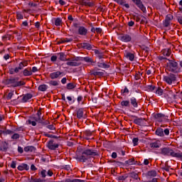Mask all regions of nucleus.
Masks as SVG:
<instances>
[{
  "label": "nucleus",
  "mask_w": 182,
  "mask_h": 182,
  "mask_svg": "<svg viewBox=\"0 0 182 182\" xmlns=\"http://www.w3.org/2000/svg\"><path fill=\"white\" fill-rule=\"evenodd\" d=\"M19 137H21V136L19 135V134H14L11 136V139L13 140H17V139H19Z\"/></svg>",
  "instance_id": "51"
},
{
  "label": "nucleus",
  "mask_w": 182,
  "mask_h": 182,
  "mask_svg": "<svg viewBox=\"0 0 182 182\" xmlns=\"http://www.w3.org/2000/svg\"><path fill=\"white\" fill-rule=\"evenodd\" d=\"M83 60H85V62H87V63H96V62L93 61V60L89 57H85L83 58Z\"/></svg>",
  "instance_id": "43"
},
{
  "label": "nucleus",
  "mask_w": 182,
  "mask_h": 182,
  "mask_svg": "<svg viewBox=\"0 0 182 182\" xmlns=\"http://www.w3.org/2000/svg\"><path fill=\"white\" fill-rule=\"evenodd\" d=\"M147 176L149 177H156L157 176V171L154 170L149 171L147 172Z\"/></svg>",
  "instance_id": "34"
},
{
  "label": "nucleus",
  "mask_w": 182,
  "mask_h": 182,
  "mask_svg": "<svg viewBox=\"0 0 182 182\" xmlns=\"http://www.w3.org/2000/svg\"><path fill=\"white\" fill-rule=\"evenodd\" d=\"M173 157H176V159H179V160H182V152H175L173 154Z\"/></svg>",
  "instance_id": "39"
},
{
  "label": "nucleus",
  "mask_w": 182,
  "mask_h": 182,
  "mask_svg": "<svg viewBox=\"0 0 182 182\" xmlns=\"http://www.w3.org/2000/svg\"><path fill=\"white\" fill-rule=\"evenodd\" d=\"M59 58L58 59L63 62H66L68 60H70V58H66V55L65 53H58Z\"/></svg>",
  "instance_id": "21"
},
{
  "label": "nucleus",
  "mask_w": 182,
  "mask_h": 182,
  "mask_svg": "<svg viewBox=\"0 0 182 182\" xmlns=\"http://www.w3.org/2000/svg\"><path fill=\"white\" fill-rule=\"evenodd\" d=\"M144 120H146V119L136 118V119H134V123H135V124H138V126H140L141 124V123H143Z\"/></svg>",
  "instance_id": "33"
},
{
  "label": "nucleus",
  "mask_w": 182,
  "mask_h": 182,
  "mask_svg": "<svg viewBox=\"0 0 182 182\" xmlns=\"http://www.w3.org/2000/svg\"><path fill=\"white\" fill-rule=\"evenodd\" d=\"M164 133L166 136H168L170 134V130L168 129H165Z\"/></svg>",
  "instance_id": "60"
},
{
  "label": "nucleus",
  "mask_w": 182,
  "mask_h": 182,
  "mask_svg": "<svg viewBox=\"0 0 182 182\" xmlns=\"http://www.w3.org/2000/svg\"><path fill=\"white\" fill-rule=\"evenodd\" d=\"M38 176H40L41 178H46V176L52 177V176H53V171H52V169L48 171L42 169L38 172Z\"/></svg>",
  "instance_id": "5"
},
{
  "label": "nucleus",
  "mask_w": 182,
  "mask_h": 182,
  "mask_svg": "<svg viewBox=\"0 0 182 182\" xmlns=\"http://www.w3.org/2000/svg\"><path fill=\"white\" fill-rule=\"evenodd\" d=\"M132 36H133V35L132 34H122L119 36V41H121V42H131L132 41Z\"/></svg>",
  "instance_id": "9"
},
{
  "label": "nucleus",
  "mask_w": 182,
  "mask_h": 182,
  "mask_svg": "<svg viewBox=\"0 0 182 182\" xmlns=\"http://www.w3.org/2000/svg\"><path fill=\"white\" fill-rule=\"evenodd\" d=\"M1 150L2 151H6V150H8V144H6V142L2 143L1 146Z\"/></svg>",
  "instance_id": "40"
},
{
  "label": "nucleus",
  "mask_w": 182,
  "mask_h": 182,
  "mask_svg": "<svg viewBox=\"0 0 182 182\" xmlns=\"http://www.w3.org/2000/svg\"><path fill=\"white\" fill-rule=\"evenodd\" d=\"M66 65H68V66H80V63L77 62V59H75L71 61L68 60Z\"/></svg>",
  "instance_id": "18"
},
{
  "label": "nucleus",
  "mask_w": 182,
  "mask_h": 182,
  "mask_svg": "<svg viewBox=\"0 0 182 182\" xmlns=\"http://www.w3.org/2000/svg\"><path fill=\"white\" fill-rule=\"evenodd\" d=\"M92 132L89 131V130H86L84 132V135L83 137L86 139V140H90V137H92Z\"/></svg>",
  "instance_id": "24"
},
{
  "label": "nucleus",
  "mask_w": 182,
  "mask_h": 182,
  "mask_svg": "<svg viewBox=\"0 0 182 182\" xmlns=\"http://www.w3.org/2000/svg\"><path fill=\"white\" fill-rule=\"evenodd\" d=\"M97 67L98 68H102V69H109L110 68V65L106 64L105 63H97Z\"/></svg>",
  "instance_id": "27"
},
{
  "label": "nucleus",
  "mask_w": 182,
  "mask_h": 182,
  "mask_svg": "<svg viewBox=\"0 0 182 182\" xmlns=\"http://www.w3.org/2000/svg\"><path fill=\"white\" fill-rule=\"evenodd\" d=\"M57 60H58V56H56V55H53L50 58L51 62H56Z\"/></svg>",
  "instance_id": "58"
},
{
  "label": "nucleus",
  "mask_w": 182,
  "mask_h": 182,
  "mask_svg": "<svg viewBox=\"0 0 182 182\" xmlns=\"http://www.w3.org/2000/svg\"><path fill=\"white\" fill-rule=\"evenodd\" d=\"M4 134V136H6L8 134H14V131L11 129H6L4 131H0V136H2Z\"/></svg>",
  "instance_id": "31"
},
{
  "label": "nucleus",
  "mask_w": 182,
  "mask_h": 182,
  "mask_svg": "<svg viewBox=\"0 0 182 182\" xmlns=\"http://www.w3.org/2000/svg\"><path fill=\"white\" fill-rule=\"evenodd\" d=\"M32 94H26V95H24L22 98V102L23 103H26V102H28V100H30V99L32 97Z\"/></svg>",
  "instance_id": "29"
},
{
  "label": "nucleus",
  "mask_w": 182,
  "mask_h": 182,
  "mask_svg": "<svg viewBox=\"0 0 182 182\" xmlns=\"http://www.w3.org/2000/svg\"><path fill=\"white\" fill-rule=\"evenodd\" d=\"M65 182H85L84 180L81 179H67Z\"/></svg>",
  "instance_id": "49"
},
{
  "label": "nucleus",
  "mask_w": 182,
  "mask_h": 182,
  "mask_svg": "<svg viewBox=\"0 0 182 182\" xmlns=\"http://www.w3.org/2000/svg\"><path fill=\"white\" fill-rule=\"evenodd\" d=\"M49 150H56L59 147V144L55 142V140L51 139L48 142Z\"/></svg>",
  "instance_id": "10"
},
{
  "label": "nucleus",
  "mask_w": 182,
  "mask_h": 182,
  "mask_svg": "<svg viewBox=\"0 0 182 182\" xmlns=\"http://www.w3.org/2000/svg\"><path fill=\"white\" fill-rule=\"evenodd\" d=\"M22 73L23 76H32V69L31 68H25Z\"/></svg>",
  "instance_id": "20"
},
{
  "label": "nucleus",
  "mask_w": 182,
  "mask_h": 182,
  "mask_svg": "<svg viewBox=\"0 0 182 182\" xmlns=\"http://www.w3.org/2000/svg\"><path fill=\"white\" fill-rule=\"evenodd\" d=\"M132 143L134 146H137L139 144V138H134L132 139Z\"/></svg>",
  "instance_id": "52"
},
{
  "label": "nucleus",
  "mask_w": 182,
  "mask_h": 182,
  "mask_svg": "<svg viewBox=\"0 0 182 182\" xmlns=\"http://www.w3.org/2000/svg\"><path fill=\"white\" fill-rule=\"evenodd\" d=\"M114 2H117V4H119V5H123L127 9H129V8H130V6L129 5V4H126L125 0H114Z\"/></svg>",
  "instance_id": "22"
},
{
  "label": "nucleus",
  "mask_w": 182,
  "mask_h": 182,
  "mask_svg": "<svg viewBox=\"0 0 182 182\" xmlns=\"http://www.w3.org/2000/svg\"><path fill=\"white\" fill-rule=\"evenodd\" d=\"M126 164H128L129 166H133V164H136L134 162V159H131L125 161Z\"/></svg>",
  "instance_id": "46"
},
{
  "label": "nucleus",
  "mask_w": 182,
  "mask_h": 182,
  "mask_svg": "<svg viewBox=\"0 0 182 182\" xmlns=\"http://www.w3.org/2000/svg\"><path fill=\"white\" fill-rule=\"evenodd\" d=\"M16 16H17V19H23V15H22L19 12L16 13Z\"/></svg>",
  "instance_id": "55"
},
{
  "label": "nucleus",
  "mask_w": 182,
  "mask_h": 182,
  "mask_svg": "<svg viewBox=\"0 0 182 182\" xmlns=\"http://www.w3.org/2000/svg\"><path fill=\"white\" fill-rule=\"evenodd\" d=\"M155 134H156V136H159V137H163L164 136V130L161 128H158L155 132Z\"/></svg>",
  "instance_id": "26"
},
{
  "label": "nucleus",
  "mask_w": 182,
  "mask_h": 182,
  "mask_svg": "<svg viewBox=\"0 0 182 182\" xmlns=\"http://www.w3.org/2000/svg\"><path fill=\"white\" fill-rule=\"evenodd\" d=\"M49 85L50 86H59V81L50 80Z\"/></svg>",
  "instance_id": "44"
},
{
  "label": "nucleus",
  "mask_w": 182,
  "mask_h": 182,
  "mask_svg": "<svg viewBox=\"0 0 182 182\" xmlns=\"http://www.w3.org/2000/svg\"><path fill=\"white\" fill-rule=\"evenodd\" d=\"M129 105H131L132 107L137 109V107H139V101L136 97H132L129 100Z\"/></svg>",
  "instance_id": "14"
},
{
  "label": "nucleus",
  "mask_w": 182,
  "mask_h": 182,
  "mask_svg": "<svg viewBox=\"0 0 182 182\" xmlns=\"http://www.w3.org/2000/svg\"><path fill=\"white\" fill-rule=\"evenodd\" d=\"M28 182H42V179L41 178H36L33 176H31V178H28Z\"/></svg>",
  "instance_id": "37"
},
{
  "label": "nucleus",
  "mask_w": 182,
  "mask_h": 182,
  "mask_svg": "<svg viewBox=\"0 0 182 182\" xmlns=\"http://www.w3.org/2000/svg\"><path fill=\"white\" fill-rule=\"evenodd\" d=\"M97 156V151L95 149H85L80 156L77 157V160L81 161V163H86L89 159Z\"/></svg>",
  "instance_id": "1"
},
{
  "label": "nucleus",
  "mask_w": 182,
  "mask_h": 182,
  "mask_svg": "<svg viewBox=\"0 0 182 182\" xmlns=\"http://www.w3.org/2000/svg\"><path fill=\"white\" fill-rule=\"evenodd\" d=\"M154 119L156 122L161 123V122H167V120H168V117L164 114L159 113L154 115Z\"/></svg>",
  "instance_id": "7"
},
{
  "label": "nucleus",
  "mask_w": 182,
  "mask_h": 182,
  "mask_svg": "<svg viewBox=\"0 0 182 182\" xmlns=\"http://www.w3.org/2000/svg\"><path fill=\"white\" fill-rule=\"evenodd\" d=\"M164 90L161 87H158L157 90H156V94L158 95V96H162Z\"/></svg>",
  "instance_id": "45"
},
{
  "label": "nucleus",
  "mask_w": 182,
  "mask_h": 182,
  "mask_svg": "<svg viewBox=\"0 0 182 182\" xmlns=\"http://www.w3.org/2000/svg\"><path fill=\"white\" fill-rule=\"evenodd\" d=\"M163 80L167 83V85H173V83L177 80V77H176V75L170 73L169 75H164Z\"/></svg>",
  "instance_id": "4"
},
{
  "label": "nucleus",
  "mask_w": 182,
  "mask_h": 182,
  "mask_svg": "<svg viewBox=\"0 0 182 182\" xmlns=\"http://www.w3.org/2000/svg\"><path fill=\"white\" fill-rule=\"evenodd\" d=\"M47 129H49V130H55V126L53 124L48 125Z\"/></svg>",
  "instance_id": "61"
},
{
  "label": "nucleus",
  "mask_w": 182,
  "mask_h": 182,
  "mask_svg": "<svg viewBox=\"0 0 182 182\" xmlns=\"http://www.w3.org/2000/svg\"><path fill=\"white\" fill-rule=\"evenodd\" d=\"M77 119H85L86 115H85V109L80 108L77 109Z\"/></svg>",
  "instance_id": "15"
},
{
  "label": "nucleus",
  "mask_w": 182,
  "mask_h": 182,
  "mask_svg": "<svg viewBox=\"0 0 182 182\" xmlns=\"http://www.w3.org/2000/svg\"><path fill=\"white\" fill-rule=\"evenodd\" d=\"M134 4L136 5V6L144 13L146 14L147 12V10H146V6H144V4H143V1L141 0H135L134 1Z\"/></svg>",
  "instance_id": "8"
},
{
  "label": "nucleus",
  "mask_w": 182,
  "mask_h": 182,
  "mask_svg": "<svg viewBox=\"0 0 182 182\" xmlns=\"http://www.w3.org/2000/svg\"><path fill=\"white\" fill-rule=\"evenodd\" d=\"M148 89L151 90V92H153L156 89V86L154 85H149Z\"/></svg>",
  "instance_id": "59"
},
{
  "label": "nucleus",
  "mask_w": 182,
  "mask_h": 182,
  "mask_svg": "<svg viewBox=\"0 0 182 182\" xmlns=\"http://www.w3.org/2000/svg\"><path fill=\"white\" fill-rule=\"evenodd\" d=\"M73 41V38H65L63 40H60V43H66L68 42H72Z\"/></svg>",
  "instance_id": "48"
},
{
  "label": "nucleus",
  "mask_w": 182,
  "mask_h": 182,
  "mask_svg": "<svg viewBox=\"0 0 182 182\" xmlns=\"http://www.w3.org/2000/svg\"><path fill=\"white\" fill-rule=\"evenodd\" d=\"M78 35L80 36H87V28L84 26H80L77 30Z\"/></svg>",
  "instance_id": "13"
},
{
  "label": "nucleus",
  "mask_w": 182,
  "mask_h": 182,
  "mask_svg": "<svg viewBox=\"0 0 182 182\" xmlns=\"http://www.w3.org/2000/svg\"><path fill=\"white\" fill-rule=\"evenodd\" d=\"M12 96H14V91L8 94V96H7L8 100H11V99H12Z\"/></svg>",
  "instance_id": "57"
},
{
  "label": "nucleus",
  "mask_w": 182,
  "mask_h": 182,
  "mask_svg": "<svg viewBox=\"0 0 182 182\" xmlns=\"http://www.w3.org/2000/svg\"><path fill=\"white\" fill-rule=\"evenodd\" d=\"M75 87H76V85H75L73 82H70V83L67 84V89L68 90H72V89H75Z\"/></svg>",
  "instance_id": "42"
},
{
  "label": "nucleus",
  "mask_w": 182,
  "mask_h": 182,
  "mask_svg": "<svg viewBox=\"0 0 182 182\" xmlns=\"http://www.w3.org/2000/svg\"><path fill=\"white\" fill-rule=\"evenodd\" d=\"M161 154L163 156H171V157H174V151L170 148H162L161 149Z\"/></svg>",
  "instance_id": "6"
},
{
  "label": "nucleus",
  "mask_w": 182,
  "mask_h": 182,
  "mask_svg": "<svg viewBox=\"0 0 182 182\" xmlns=\"http://www.w3.org/2000/svg\"><path fill=\"white\" fill-rule=\"evenodd\" d=\"M17 168L19 171H23V170L28 171L29 170V166L26 164H22L21 165H19Z\"/></svg>",
  "instance_id": "23"
},
{
  "label": "nucleus",
  "mask_w": 182,
  "mask_h": 182,
  "mask_svg": "<svg viewBox=\"0 0 182 182\" xmlns=\"http://www.w3.org/2000/svg\"><path fill=\"white\" fill-rule=\"evenodd\" d=\"M62 23V19L60 18H57L55 19L54 24L55 26H60V24Z\"/></svg>",
  "instance_id": "41"
},
{
  "label": "nucleus",
  "mask_w": 182,
  "mask_h": 182,
  "mask_svg": "<svg viewBox=\"0 0 182 182\" xmlns=\"http://www.w3.org/2000/svg\"><path fill=\"white\" fill-rule=\"evenodd\" d=\"M121 93L122 96H126V95H129V89L125 87L124 90H121Z\"/></svg>",
  "instance_id": "47"
},
{
  "label": "nucleus",
  "mask_w": 182,
  "mask_h": 182,
  "mask_svg": "<svg viewBox=\"0 0 182 182\" xmlns=\"http://www.w3.org/2000/svg\"><path fill=\"white\" fill-rule=\"evenodd\" d=\"M22 64H23V66L25 68V67H26V66H28V60H24V61H22V62H21Z\"/></svg>",
  "instance_id": "62"
},
{
  "label": "nucleus",
  "mask_w": 182,
  "mask_h": 182,
  "mask_svg": "<svg viewBox=\"0 0 182 182\" xmlns=\"http://www.w3.org/2000/svg\"><path fill=\"white\" fill-rule=\"evenodd\" d=\"M18 153H20V154H22V153H23V148H22L21 146H18Z\"/></svg>",
  "instance_id": "64"
},
{
  "label": "nucleus",
  "mask_w": 182,
  "mask_h": 182,
  "mask_svg": "<svg viewBox=\"0 0 182 182\" xmlns=\"http://www.w3.org/2000/svg\"><path fill=\"white\" fill-rule=\"evenodd\" d=\"M24 151L28 153V151H35V148L32 146H26L24 148Z\"/></svg>",
  "instance_id": "38"
},
{
  "label": "nucleus",
  "mask_w": 182,
  "mask_h": 182,
  "mask_svg": "<svg viewBox=\"0 0 182 182\" xmlns=\"http://www.w3.org/2000/svg\"><path fill=\"white\" fill-rule=\"evenodd\" d=\"M28 124L36 126V123H42L41 122V117H31L28 120Z\"/></svg>",
  "instance_id": "11"
},
{
  "label": "nucleus",
  "mask_w": 182,
  "mask_h": 182,
  "mask_svg": "<svg viewBox=\"0 0 182 182\" xmlns=\"http://www.w3.org/2000/svg\"><path fill=\"white\" fill-rule=\"evenodd\" d=\"M23 68H25V67L23 65L22 63H20L18 64V67H16V69L19 72V70H22V69H23Z\"/></svg>",
  "instance_id": "54"
},
{
  "label": "nucleus",
  "mask_w": 182,
  "mask_h": 182,
  "mask_svg": "<svg viewBox=\"0 0 182 182\" xmlns=\"http://www.w3.org/2000/svg\"><path fill=\"white\" fill-rule=\"evenodd\" d=\"M6 85H9L12 87H16L18 86H23L25 82L23 81H16V77L8 78L5 80Z\"/></svg>",
  "instance_id": "2"
},
{
  "label": "nucleus",
  "mask_w": 182,
  "mask_h": 182,
  "mask_svg": "<svg viewBox=\"0 0 182 182\" xmlns=\"http://www.w3.org/2000/svg\"><path fill=\"white\" fill-rule=\"evenodd\" d=\"M41 114H42V112H41V110H38V111L37 112V116H36V117H40V122H41V123H43Z\"/></svg>",
  "instance_id": "53"
},
{
  "label": "nucleus",
  "mask_w": 182,
  "mask_h": 182,
  "mask_svg": "<svg viewBox=\"0 0 182 182\" xmlns=\"http://www.w3.org/2000/svg\"><path fill=\"white\" fill-rule=\"evenodd\" d=\"M19 71L18 70V68H11L9 70L10 75H14V73H18Z\"/></svg>",
  "instance_id": "50"
},
{
  "label": "nucleus",
  "mask_w": 182,
  "mask_h": 182,
  "mask_svg": "<svg viewBox=\"0 0 182 182\" xmlns=\"http://www.w3.org/2000/svg\"><path fill=\"white\" fill-rule=\"evenodd\" d=\"M81 46L82 48H83L84 49H87V50H92L93 48L92 45H90V43H82Z\"/></svg>",
  "instance_id": "25"
},
{
  "label": "nucleus",
  "mask_w": 182,
  "mask_h": 182,
  "mask_svg": "<svg viewBox=\"0 0 182 182\" xmlns=\"http://www.w3.org/2000/svg\"><path fill=\"white\" fill-rule=\"evenodd\" d=\"M38 90L40 92H46V90H48V85L45 84L41 85L38 86Z\"/></svg>",
  "instance_id": "35"
},
{
  "label": "nucleus",
  "mask_w": 182,
  "mask_h": 182,
  "mask_svg": "<svg viewBox=\"0 0 182 182\" xmlns=\"http://www.w3.org/2000/svg\"><path fill=\"white\" fill-rule=\"evenodd\" d=\"M11 167V168H16V161H12Z\"/></svg>",
  "instance_id": "56"
},
{
  "label": "nucleus",
  "mask_w": 182,
  "mask_h": 182,
  "mask_svg": "<svg viewBox=\"0 0 182 182\" xmlns=\"http://www.w3.org/2000/svg\"><path fill=\"white\" fill-rule=\"evenodd\" d=\"M90 72L91 75H92L93 76H103V75H105L103 72L96 71L95 70H91Z\"/></svg>",
  "instance_id": "30"
},
{
  "label": "nucleus",
  "mask_w": 182,
  "mask_h": 182,
  "mask_svg": "<svg viewBox=\"0 0 182 182\" xmlns=\"http://www.w3.org/2000/svg\"><path fill=\"white\" fill-rule=\"evenodd\" d=\"M168 63L166 64V68L169 72L173 73H177V69H178V63L174 60H168Z\"/></svg>",
  "instance_id": "3"
},
{
  "label": "nucleus",
  "mask_w": 182,
  "mask_h": 182,
  "mask_svg": "<svg viewBox=\"0 0 182 182\" xmlns=\"http://www.w3.org/2000/svg\"><path fill=\"white\" fill-rule=\"evenodd\" d=\"M63 75V72L56 71V72L51 73L50 74V79H58V77H60V76H62Z\"/></svg>",
  "instance_id": "16"
},
{
  "label": "nucleus",
  "mask_w": 182,
  "mask_h": 182,
  "mask_svg": "<svg viewBox=\"0 0 182 182\" xmlns=\"http://www.w3.org/2000/svg\"><path fill=\"white\" fill-rule=\"evenodd\" d=\"M149 146L151 149H160L161 144H160V141H156L154 142H151Z\"/></svg>",
  "instance_id": "19"
},
{
  "label": "nucleus",
  "mask_w": 182,
  "mask_h": 182,
  "mask_svg": "<svg viewBox=\"0 0 182 182\" xmlns=\"http://www.w3.org/2000/svg\"><path fill=\"white\" fill-rule=\"evenodd\" d=\"M162 55L165 56V58H168L170 55H171V49H165L162 51Z\"/></svg>",
  "instance_id": "32"
},
{
  "label": "nucleus",
  "mask_w": 182,
  "mask_h": 182,
  "mask_svg": "<svg viewBox=\"0 0 182 182\" xmlns=\"http://www.w3.org/2000/svg\"><path fill=\"white\" fill-rule=\"evenodd\" d=\"M172 19H173V15L171 14H168L166 16L165 21L164 22V26H165V28H168V26H170V23H171Z\"/></svg>",
  "instance_id": "12"
},
{
  "label": "nucleus",
  "mask_w": 182,
  "mask_h": 182,
  "mask_svg": "<svg viewBox=\"0 0 182 182\" xmlns=\"http://www.w3.org/2000/svg\"><path fill=\"white\" fill-rule=\"evenodd\" d=\"M121 106L122 107H129L130 106V101L129 100H123L121 102Z\"/></svg>",
  "instance_id": "36"
},
{
  "label": "nucleus",
  "mask_w": 182,
  "mask_h": 182,
  "mask_svg": "<svg viewBox=\"0 0 182 182\" xmlns=\"http://www.w3.org/2000/svg\"><path fill=\"white\" fill-rule=\"evenodd\" d=\"M84 6H95V1L90 0H84Z\"/></svg>",
  "instance_id": "28"
},
{
  "label": "nucleus",
  "mask_w": 182,
  "mask_h": 182,
  "mask_svg": "<svg viewBox=\"0 0 182 182\" xmlns=\"http://www.w3.org/2000/svg\"><path fill=\"white\" fill-rule=\"evenodd\" d=\"M124 56H125V58H127V59H128L131 62H133V60H134V57H135L134 53H130V52L126 50L124 53Z\"/></svg>",
  "instance_id": "17"
},
{
  "label": "nucleus",
  "mask_w": 182,
  "mask_h": 182,
  "mask_svg": "<svg viewBox=\"0 0 182 182\" xmlns=\"http://www.w3.org/2000/svg\"><path fill=\"white\" fill-rule=\"evenodd\" d=\"M140 77H141L140 73H136L135 74V79H136V80H139V79H140Z\"/></svg>",
  "instance_id": "63"
}]
</instances>
